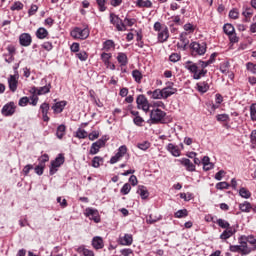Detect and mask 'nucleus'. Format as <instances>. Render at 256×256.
Masks as SVG:
<instances>
[{
    "instance_id": "nucleus-1",
    "label": "nucleus",
    "mask_w": 256,
    "mask_h": 256,
    "mask_svg": "<svg viewBox=\"0 0 256 256\" xmlns=\"http://www.w3.org/2000/svg\"><path fill=\"white\" fill-rule=\"evenodd\" d=\"M185 69L189 71L193 76V79L199 81L201 77H205L207 75V69H202L199 62L187 61L184 64Z\"/></svg>"
},
{
    "instance_id": "nucleus-2",
    "label": "nucleus",
    "mask_w": 256,
    "mask_h": 256,
    "mask_svg": "<svg viewBox=\"0 0 256 256\" xmlns=\"http://www.w3.org/2000/svg\"><path fill=\"white\" fill-rule=\"evenodd\" d=\"M238 242L240 245H230V251L232 253H241L242 255H249V253L253 252V249L249 247L248 244L243 242L241 238H238Z\"/></svg>"
},
{
    "instance_id": "nucleus-3",
    "label": "nucleus",
    "mask_w": 256,
    "mask_h": 256,
    "mask_svg": "<svg viewBox=\"0 0 256 256\" xmlns=\"http://www.w3.org/2000/svg\"><path fill=\"white\" fill-rule=\"evenodd\" d=\"M165 115H167V113H165V111L156 108L151 110L150 112V121L151 123H163V121H165Z\"/></svg>"
},
{
    "instance_id": "nucleus-4",
    "label": "nucleus",
    "mask_w": 256,
    "mask_h": 256,
    "mask_svg": "<svg viewBox=\"0 0 256 256\" xmlns=\"http://www.w3.org/2000/svg\"><path fill=\"white\" fill-rule=\"evenodd\" d=\"M70 35H71V37H73V39L85 40V39H87V37H89V28L75 27L70 32Z\"/></svg>"
},
{
    "instance_id": "nucleus-5",
    "label": "nucleus",
    "mask_w": 256,
    "mask_h": 256,
    "mask_svg": "<svg viewBox=\"0 0 256 256\" xmlns=\"http://www.w3.org/2000/svg\"><path fill=\"white\" fill-rule=\"evenodd\" d=\"M190 48L193 53H196V55H203L204 53H207V44L205 42H192L190 44Z\"/></svg>"
},
{
    "instance_id": "nucleus-6",
    "label": "nucleus",
    "mask_w": 256,
    "mask_h": 256,
    "mask_svg": "<svg viewBox=\"0 0 256 256\" xmlns=\"http://www.w3.org/2000/svg\"><path fill=\"white\" fill-rule=\"evenodd\" d=\"M136 103H137L138 109H142V111H144L145 113H148L150 105L145 95L143 94L138 95L136 99Z\"/></svg>"
},
{
    "instance_id": "nucleus-7",
    "label": "nucleus",
    "mask_w": 256,
    "mask_h": 256,
    "mask_svg": "<svg viewBox=\"0 0 256 256\" xmlns=\"http://www.w3.org/2000/svg\"><path fill=\"white\" fill-rule=\"evenodd\" d=\"M8 54H3L4 61L6 63H13L15 61V53H17V48L14 45L7 46Z\"/></svg>"
},
{
    "instance_id": "nucleus-8",
    "label": "nucleus",
    "mask_w": 256,
    "mask_h": 256,
    "mask_svg": "<svg viewBox=\"0 0 256 256\" xmlns=\"http://www.w3.org/2000/svg\"><path fill=\"white\" fill-rule=\"evenodd\" d=\"M127 154V146L122 145L118 148V152L110 159L111 165H115L121 158L125 157Z\"/></svg>"
},
{
    "instance_id": "nucleus-9",
    "label": "nucleus",
    "mask_w": 256,
    "mask_h": 256,
    "mask_svg": "<svg viewBox=\"0 0 256 256\" xmlns=\"http://www.w3.org/2000/svg\"><path fill=\"white\" fill-rule=\"evenodd\" d=\"M15 109H17L15 102H9L3 106L2 115H4V117H11V115L15 114Z\"/></svg>"
},
{
    "instance_id": "nucleus-10",
    "label": "nucleus",
    "mask_w": 256,
    "mask_h": 256,
    "mask_svg": "<svg viewBox=\"0 0 256 256\" xmlns=\"http://www.w3.org/2000/svg\"><path fill=\"white\" fill-rule=\"evenodd\" d=\"M177 93V88L173 87V82H169L167 87L162 89V97L163 99H169L171 95H175Z\"/></svg>"
},
{
    "instance_id": "nucleus-11",
    "label": "nucleus",
    "mask_w": 256,
    "mask_h": 256,
    "mask_svg": "<svg viewBox=\"0 0 256 256\" xmlns=\"http://www.w3.org/2000/svg\"><path fill=\"white\" fill-rule=\"evenodd\" d=\"M19 43L21 47H29L33 43V38L29 33H22L19 36Z\"/></svg>"
},
{
    "instance_id": "nucleus-12",
    "label": "nucleus",
    "mask_w": 256,
    "mask_h": 256,
    "mask_svg": "<svg viewBox=\"0 0 256 256\" xmlns=\"http://www.w3.org/2000/svg\"><path fill=\"white\" fill-rule=\"evenodd\" d=\"M18 79L19 74L10 75L8 78L9 89L10 91H12V93H15L17 91V85L19 83Z\"/></svg>"
},
{
    "instance_id": "nucleus-13",
    "label": "nucleus",
    "mask_w": 256,
    "mask_h": 256,
    "mask_svg": "<svg viewBox=\"0 0 256 256\" xmlns=\"http://www.w3.org/2000/svg\"><path fill=\"white\" fill-rule=\"evenodd\" d=\"M86 217H89L94 223H99L101 221V218L99 217V211L93 208H87L86 209Z\"/></svg>"
},
{
    "instance_id": "nucleus-14",
    "label": "nucleus",
    "mask_w": 256,
    "mask_h": 256,
    "mask_svg": "<svg viewBox=\"0 0 256 256\" xmlns=\"http://www.w3.org/2000/svg\"><path fill=\"white\" fill-rule=\"evenodd\" d=\"M180 42L177 43V47L178 49H183V51H185V49H187V46L189 45V39L187 38V33L182 32L180 34Z\"/></svg>"
},
{
    "instance_id": "nucleus-15",
    "label": "nucleus",
    "mask_w": 256,
    "mask_h": 256,
    "mask_svg": "<svg viewBox=\"0 0 256 256\" xmlns=\"http://www.w3.org/2000/svg\"><path fill=\"white\" fill-rule=\"evenodd\" d=\"M178 161L186 168V171H195V164H193V162H191V160H189L188 158H182Z\"/></svg>"
},
{
    "instance_id": "nucleus-16",
    "label": "nucleus",
    "mask_w": 256,
    "mask_h": 256,
    "mask_svg": "<svg viewBox=\"0 0 256 256\" xmlns=\"http://www.w3.org/2000/svg\"><path fill=\"white\" fill-rule=\"evenodd\" d=\"M51 91V83L46 84L43 87L33 88V92L37 95H47Z\"/></svg>"
},
{
    "instance_id": "nucleus-17",
    "label": "nucleus",
    "mask_w": 256,
    "mask_h": 256,
    "mask_svg": "<svg viewBox=\"0 0 256 256\" xmlns=\"http://www.w3.org/2000/svg\"><path fill=\"white\" fill-rule=\"evenodd\" d=\"M167 151L173 155V157H180L181 156V150H179V146L169 143L167 145Z\"/></svg>"
},
{
    "instance_id": "nucleus-18",
    "label": "nucleus",
    "mask_w": 256,
    "mask_h": 256,
    "mask_svg": "<svg viewBox=\"0 0 256 256\" xmlns=\"http://www.w3.org/2000/svg\"><path fill=\"white\" fill-rule=\"evenodd\" d=\"M169 39V29L167 27L162 28L158 33V41L160 43H165Z\"/></svg>"
},
{
    "instance_id": "nucleus-19",
    "label": "nucleus",
    "mask_w": 256,
    "mask_h": 256,
    "mask_svg": "<svg viewBox=\"0 0 256 256\" xmlns=\"http://www.w3.org/2000/svg\"><path fill=\"white\" fill-rule=\"evenodd\" d=\"M92 247L94 249H103L105 247V244L103 243V238L100 236H96L92 239Z\"/></svg>"
},
{
    "instance_id": "nucleus-20",
    "label": "nucleus",
    "mask_w": 256,
    "mask_h": 256,
    "mask_svg": "<svg viewBox=\"0 0 256 256\" xmlns=\"http://www.w3.org/2000/svg\"><path fill=\"white\" fill-rule=\"evenodd\" d=\"M67 105V101H60L56 102L53 106L52 109L54 113H63V110L65 109V106Z\"/></svg>"
},
{
    "instance_id": "nucleus-21",
    "label": "nucleus",
    "mask_w": 256,
    "mask_h": 256,
    "mask_svg": "<svg viewBox=\"0 0 256 256\" xmlns=\"http://www.w3.org/2000/svg\"><path fill=\"white\" fill-rule=\"evenodd\" d=\"M240 240H242V243H245L247 245V243H249V245H252L253 247H255L256 245V238L253 235H242L240 236Z\"/></svg>"
},
{
    "instance_id": "nucleus-22",
    "label": "nucleus",
    "mask_w": 256,
    "mask_h": 256,
    "mask_svg": "<svg viewBox=\"0 0 256 256\" xmlns=\"http://www.w3.org/2000/svg\"><path fill=\"white\" fill-rule=\"evenodd\" d=\"M147 95L151 97V99H163V90L162 89H156L154 91H148Z\"/></svg>"
},
{
    "instance_id": "nucleus-23",
    "label": "nucleus",
    "mask_w": 256,
    "mask_h": 256,
    "mask_svg": "<svg viewBox=\"0 0 256 256\" xmlns=\"http://www.w3.org/2000/svg\"><path fill=\"white\" fill-rule=\"evenodd\" d=\"M137 194L140 195L141 199H147L149 197V190H147V187L139 185Z\"/></svg>"
},
{
    "instance_id": "nucleus-24",
    "label": "nucleus",
    "mask_w": 256,
    "mask_h": 256,
    "mask_svg": "<svg viewBox=\"0 0 256 256\" xmlns=\"http://www.w3.org/2000/svg\"><path fill=\"white\" fill-rule=\"evenodd\" d=\"M239 209L242 211V213H251L253 206L248 201H244L243 203L239 204Z\"/></svg>"
},
{
    "instance_id": "nucleus-25",
    "label": "nucleus",
    "mask_w": 256,
    "mask_h": 256,
    "mask_svg": "<svg viewBox=\"0 0 256 256\" xmlns=\"http://www.w3.org/2000/svg\"><path fill=\"white\" fill-rule=\"evenodd\" d=\"M121 245H133V235L125 234L124 237L120 238Z\"/></svg>"
},
{
    "instance_id": "nucleus-26",
    "label": "nucleus",
    "mask_w": 256,
    "mask_h": 256,
    "mask_svg": "<svg viewBox=\"0 0 256 256\" xmlns=\"http://www.w3.org/2000/svg\"><path fill=\"white\" fill-rule=\"evenodd\" d=\"M67 132V127L65 126V124H61L57 127L56 130V137L58 139H63V137H65V133Z\"/></svg>"
},
{
    "instance_id": "nucleus-27",
    "label": "nucleus",
    "mask_w": 256,
    "mask_h": 256,
    "mask_svg": "<svg viewBox=\"0 0 256 256\" xmlns=\"http://www.w3.org/2000/svg\"><path fill=\"white\" fill-rule=\"evenodd\" d=\"M65 163V157L63 154H59L55 160L51 162L52 167H61Z\"/></svg>"
},
{
    "instance_id": "nucleus-28",
    "label": "nucleus",
    "mask_w": 256,
    "mask_h": 256,
    "mask_svg": "<svg viewBox=\"0 0 256 256\" xmlns=\"http://www.w3.org/2000/svg\"><path fill=\"white\" fill-rule=\"evenodd\" d=\"M233 235H235V231H233L231 228H227L220 235V239H222V241H227V239H230V237H233Z\"/></svg>"
},
{
    "instance_id": "nucleus-29",
    "label": "nucleus",
    "mask_w": 256,
    "mask_h": 256,
    "mask_svg": "<svg viewBox=\"0 0 256 256\" xmlns=\"http://www.w3.org/2000/svg\"><path fill=\"white\" fill-rule=\"evenodd\" d=\"M49 35V31L47 29L40 27L36 31V37L37 39H46V37Z\"/></svg>"
},
{
    "instance_id": "nucleus-30",
    "label": "nucleus",
    "mask_w": 256,
    "mask_h": 256,
    "mask_svg": "<svg viewBox=\"0 0 256 256\" xmlns=\"http://www.w3.org/2000/svg\"><path fill=\"white\" fill-rule=\"evenodd\" d=\"M242 15L246 19H250V17H253V8H251L247 5H244L242 8Z\"/></svg>"
},
{
    "instance_id": "nucleus-31",
    "label": "nucleus",
    "mask_w": 256,
    "mask_h": 256,
    "mask_svg": "<svg viewBox=\"0 0 256 256\" xmlns=\"http://www.w3.org/2000/svg\"><path fill=\"white\" fill-rule=\"evenodd\" d=\"M77 253H82L84 256H95L93 250L86 249L85 246L78 247Z\"/></svg>"
},
{
    "instance_id": "nucleus-32",
    "label": "nucleus",
    "mask_w": 256,
    "mask_h": 256,
    "mask_svg": "<svg viewBox=\"0 0 256 256\" xmlns=\"http://www.w3.org/2000/svg\"><path fill=\"white\" fill-rule=\"evenodd\" d=\"M136 5L137 7H146L147 9H151V7H153V3L150 0H137Z\"/></svg>"
},
{
    "instance_id": "nucleus-33",
    "label": "nucleus",
    "mask_w": 256,
    "mask_h": 256,
    "mask_svg": "<svg viewBox=\"0 0 256 256\" xmlns=\"http://www.w3.org/2000/svg\"><path fill=\"white\" fill-rule=\"evenodd\" d=\"M197 89L200 93H207L209 91V84L207 82H200L197 84Z\"/></svg>"
},
{
    "instance_id": "nucleus-34",
    "label": "nucleus",
    "mask_w": 256,
    "mask_h": 256,
    "mask_svg": "<svg viewBox=\"0 0 256 256\" xmlns=\"http://www.w3.org/2000/svg\"><path fill=\"white\" fill-rule=\"evenodd\" d=\"M239 195L240 197H242L243 199H249L251 198V191H249L247 188L242 187L239 190Z\"/></svg>"
},
{
    "instance_id": "nucleus-35",
    "label": "nucleus",
    "mask_w": 256,
    "mask_h": 256,
    "mask_svg": "<svg viewBox=\"0 0 256 256\" xmlns=\"http://www.w3.org/2000/svg\"><path fill=\"white\" fill-rule=\"evenodd\" d=\"M132 77L136 81V83H141V81L143 79V74L139 70H133Z\"/></svg>"
},
{
    "instance_id": "nucleus-36",
    "label": "nucleus",
    "mask_w": 256,
    "mask_h": 256,
    "mask_svg": "<svg viewBox=\"0 0 256 256\" xmlns=\"http://www.w3.org/2000/svg\"><path fill=\"white\" fill-rule=\"evenodd\" d=\"M188 215H189V212L187 211V209H181V210H178L174 214V217H176V219H183L184 217H187Z\"/></svg>"
},
{
    "instance_id": "nucleus-37",
    "label": "nucleus",
    "mask_w": 256,
    "mask_h": 256,
    "mask_svg": "<svg viewBox=\"0 0 256 256\" xmlns=\"http://www.w3.org/2000/svg\"><path fill=\"white\" fill-rule=\"evenodd\" d=\"M157 221H161V216H154L153 214H150L148 218H146V223L149 225H153V223H157Z\"/></svg>"
},
{
    "instance_id": "nucleus-38",
    "label": "nucleus",
    "mask_w": 256,
    "mask_h": 256,
    "mask_svg": "<svg viewBox=\"0 0 256 256\" xmlns=\"http://www.w3.org/2000/svg\"><path fill=\"white\" fill-rule=\"evenodd\" d=\"M117 61L122 66L127 65V54L126 53H119L118 56H117Z\"/></svg>"
},
{
    "instance_id": "nucleus-39",
    "label": "nucleus",
    "mask_w": 256,
    "mask_h": 256,
    "mask_svg": "<svg viewBox=\"0 0 256 256\" xmlns=\"http://www.w3.org/2000/svg\"><path fill=\"white\" fill-rule=\"evenodd\" d=\"M223 31L226 35H231V34L235 33V27H233L232 24H225L223 26Z\"/></svg>"
},
{
    "instance_id": "nucleus-40",
    "label": "nucleus",
    "mask_w": 256,
    "mask_h": 256,
    "mask_svg": "<svg viewBox=\"0 0 256 256\" xmlns=\"http://www.w3.org/2000/svg\"><path fill=\"white\" fill-rule=\"evenodd\" d=\"M109 141V137L107 136H102L98 141L94 142V144L97 145L98 148L105 147V144Z\"/></svg>"
},
{
    "instance_id": "nucleus-41",
    "label": "nucleus",
    "mask_w": 256,
    "mask_h": 256,
    "mask_svg": "<svg viewBox=\"0 0 256 256\" xmlns=\"http://www.w3.org/2000/svg\"><path fill=\"white\" fill-rule=\"evenodd\" d=\"M229 67H230L229 62L226 61V62L221 63L220 64L221 73H223V75H227L228 73H230Z\"/></svg>"
},
{
    "instance_id": "nucleus-42",
    "label": "nucleus",
    "mask_w": 256,
    "mask_h": 256,
    "mask_svg": "<svg viewBox=\"0 0 256 256\" xmlns=\"http://www.w3.org/2000/svg\"><path fill=\"white\" fill-rule=\"evenodd\" d=\"M115 47V42H113V40H106L103 43V48L105 49V51H111V49H113Z\"/></svg>"
},
{
    "instance_id": "nucleus-43",
    "label": "nucleus",
    "mask_w": 256,
    "mask_h": 256,
    "mask_svg": "<svg viewBox=\"0 0 256 256\" xmlns=\"http://www.w3.org/2000/svg\"><path fill=\"white\" fill-rule=\"evenodd\" d=\"M121 18H119V16L115 15L114 13L110 14V23H112V25H118V23H121Z\"/></svg>"
},
{
    "instance_id": "nucleus-44",
    "label": "nucleus",
    "mask_w": 256,
    "mask_h": 256,
    "mask_svg": "<svg viewBox=\"0 0 256 256\" xmlns=\"http://www.w3.org/2000/svg\"><path fill=\"white\" fill-rule=\"evenodd\" d=\"M130 191H131V184L125 183L121 188L120 193L122 195H129Z\"/></svg>"
},
{
    "instance_id": "nucleus-45",
    "label": "nucleus",
    "mask_w": 256,
    "mask_h": 256,
    "mask_svg": "<svg viewBox=\"0 0 256 256\" xmlns=\"http://www.w3.org/2000/svg\"><path fill=\"white\" fill-rule=\"evenodd\" d=\"M101 161H103V158L99 157V156H95L92 160V167H94L95 169H98V167L101 166Z\"/></svg>"
},
{
    "instance_id": "nucleus-46",
    "label": "nucleus",
    "mask_w": 256,
    "mask_h": 256,
    "mask_svg": "<svg viewBox=\"0 0 256 256\" xmlns=\"http://www.w3.org/2000/svg\"><path fill=\"white\" fill-rule=\"evenodd\" d=\"M217 225H219L222 229H229L230 224L229 222L225 221L224 219H218L217 220Z\"/></svg>"
},
{
    "instance_id": "nucleus-47",
    "label": "nucleus",
    "mask_w": 256,
    "mask_h": 256,
    "mask_svg": "<svg viewBox=\"0 0 256 256\" xmlns=\"http://www.w3.org/2000/svg\"><path fill=\"white\" fill-rule=\"evenodd\" d=\"M138 149H141V151H147L151 147V143L145 141L142 143L137 144Z\"/></svg>"
},
{
    "instance_id": "nucleus-48",
    "label": "nucleus",
    "mask_w": 256,
    "mask_h": 256,
    "mask_svg": "<svg viewBox=\"0 0 256 256\" xmlns=\"http://www.w3.org/2000/svg\"><path fill=\"white\" fill-rule=\"evenodd\" d=\"M10 9L11 11H21V9H23V3L17 1L10 7Z\"/></svg>"
},
{
    "instance_id": "nucleus-49",
    "label": "nucleus",
    "mask_w": 256,
    "mask_h": 256,
    "mask_svg": "<svg viewBox=\"0 0 256 256\" xmlns=\"http://www.w3.org/2000/svg\"><path fill=\"white\" fill-rule=\"evenodd\" d=\"M45 170V164H39L34 168L36 175H43V171Z\"/></svg>"
},
{
    "instance_id": "nucleus-50",
    "label": "nucleus",
    "mask_w": 256,
    "mask_h": 256,
    "mask_svg": "<svg viewBox=\"0 0 256 256\" xmlns=\"http://www.w3.org/2000/svg\"><path fill=\"white\" fill-rule=\"evenodd\" d=\"M246 69L248 71H250V73H253L254 75H256V64L252 63V62H248L246 64Z\"/></svg>"
},
{
    "instance_id": "nucleus-51",
    "label": "nucleus",
    "mask_w": 256,
    "mask_h": 256,
    "mask_svg": "<svg viewBox=\"0 0 256 256\" xmlns=\"http://www.w3.org/2000/svg\"><path fill=\"white\" fill-rule=\"evenodd\" d=\"M229 17L230 19H239V10L236 8H233L229 12Z\"/></svg>"
},
{
    "instance_id": "nucleus-52",
    "label": "nucleus",
    "mask_w": 256,
    "mask_h": 256,
    "mask_svg": "<svg viewBox=\"0 0 256 256\" xmlns=\"http://www.w3.org/2000/svg\"><path fill=\"white\" fill-rule=\"evenodd\" d=\"M76 137H78V139H85L87 137V131L79 128L76 132Z\"/></svg>"
},
{
    "instance_id": "nucleus-53",
    "label": "nucleus",
    "mask_w": 256,
    "mask_h": 256,
    "mask_svg": "<svg viewBox=\"0 0 256 256\" xmlns=\"http://www.w3.org/2000/svg\"><path fill=\"white\" fill-rule=\"evenodd\" d=\"M134 125H137V127H141L143 123H145V120L141 116H136L133 119Z\"/></svg>"
},
{
    "instance_id": "nucleus-54",
    "label": "nucleus",
    "mask_w": 256,
    "mask_h": 256,
    "mask_svg": "<svg viewBox=\"0 0 256 256\" xmlns=\"http://www.w3.org/2000/svg\"><path fill=\"white\" fill-rule=\"evenodd\" d=\"M250 117L252 121H256V104L250 106Z\"/></svg>"
},
{
    "instance_id": "nucleus-55",
    "label": "nucleus",
    "mask_w": 256,
    "mask_h": 256,
    "mask_svg": "<svg viewBox=\"0 0 256 256\" xmlns=\"http://www.w3.org/2000/svg\"><path fill=\"white\" fill-rule=\"evenodd\" d=\"M29 103V97L27 96H24L22 98H20L19 102H18V105L20 107H27V104Z\"/></svg>"
},
{
    "instance_id": "nucleus-56",
    "label": "nucleus",
    "mask_w": 256,
    "mask_h": 256,
    "mask_svg": "<svg viewBox=\"0 0 256 256\" xmlns=\"http://www.w3.org/2000/svg\"><path fill=\"white\" fill-rule=\"evenodd\" d=\"M216 189L223 191V189H229V183L227 182H219L216 184Z\"/></svg>"
},
{
    "instance_id": "nucleus-57",
    "label": "nucleus",
    "mask_w": 256,
    "mask_h": 256,
    "mask_svg": "<svg viewBox=\"0 0 256 256\" xmlns=\"http://www.w3.org/2000/svg\"><path fill=\"white\" fill-rule=\"evenodd\" d=\"M101 59L105 63V65H107V63H109V60L111 59V53H102Z\"/></svg>"
},
{
    "instance_id": "nucleus-58",
    "label": "nucleus",
    "mask_w": 256,
    "mask_h": 256,
    "mask_svg": "<svg viewBox=\"0 0 256 256\" xmlns=\"http://www.w3.org/2000/svg\"><path fill=\"white\" fill-rule=\"evenodd\" d=\"M169 60L172 62V63H177V61H180L181 60V55L177 54V53H173L170 55V58Z\"/></svg>"
},
{
    "instance_id": "nucleus-59",
    "label": "nucleus",
    "mask_w": 256,
    "mask_h": 256,
    "mask_svg": "<svg viewBox=\"0 0 256 256\" xmlns=\"http://www.w3.org/2000/svg\"><path fill=\"white\" fill-rule=\"evenodd\" d=\"M39 10V7L35 4H33L30 9L28 10V15L29 17L35 15V13H37V11Z\"/></svg>"
},
{
    "instance_id": "nucleus-60",
    "label": "nucleus",
    "mask_w": 256,
    "mask_h": 256,
    "mask_svg": "<svg viewBox=\"0 0 256 256\" xmlns=\"http://www.w3.org/2000/svg\"><path fill=\"white\" fill-rule=\"evenodd\" d=\"M198 63L200 65L201 69H207V67H209V65H211L213 63V61H211V60H208V61L200 60V61H198Z\"/></svg>"
},
{
    "instance_id": "nucleus-61",
    "label": "nucleus",
    "mask_w": 256,
    "mask_h": 256,
    "mask_svg": "<svg viewBox=\"0 0 256 256\" xmlns=\"http://www.w3.org/2000/svg\"><path fill=\"white\" fill-rule=\"evenodd\" d=\"M216 119H217V121H220V122L229 121V115H227V114H218L216 116Z\"/></svg>"
},
{
    "instance_id": "nucleus-62",
    "label": "nucleus",
    "mask_w": 256,
    "mask_h": 256,
    "mask_svg": "<svg viewBox=\"0 0 256 256\" xmlns=\"http://www.w3.org/2000/svg\"><path fill=\"white\" fill-rule=\"evenodd\" d=\"M100 149L101 148H98V146L95 143H93L90 148V155H97Z\"/></svg>"
},
{
    "instance_id": "nucleus-63",
    "label": "nucleus",
    "mask_w": 256,
    "mask_h": 256,
    "mask_svg": "<svg viewBox=\"0 0 256 256\" xmlns=\"http://www.w3.org/2000/svg\"><path fill=\"white\" fill-rule=\"evenodd\" d=\"M105 3H106L105 0H97V5H98L100 11H106L107 10V7H105Z\"/></svg>"
},
{
    "instance_id": "nucleus-64",
    "label": "nucleus",
    "mask_w": 256,
    "mask_h": 256,
    "mask_svg": "<svg viewBox=\"0 0 256 256\" xmlns=\"http://www.w3.org/2000/svg\"><path fill=\"white\" fill-rule=\"evenodd\" d=\"M120 253L123 256H129V255H133V250L131 248H125V249H122Z\"/></svg>"
}]
</instances>
